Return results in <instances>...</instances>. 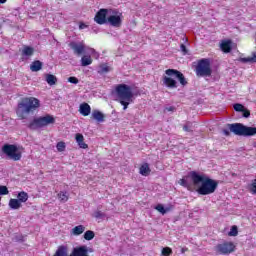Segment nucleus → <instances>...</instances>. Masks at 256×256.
<instances>
[{
	"label": "nucleus",
	"mask_w": 256,
	"mask_h": 256,
	"mask_svg": "<svg viewBox=\"0 0 256 256\" xmlns=\"http://www.w3.org/2000/svg\"><path fill=\"white\" fill-rule=\"evenodd\" d=\"M69 256H89V249L87 246L75 247Z\"/></svg>",
	"instance_id": "nucleus-13"
},
{
	"label": "nucleus",
	"mask_w": 256,
	"mask_h": 256,
	"mask_svg": "<svg viewBox=\"0 0 256 256\" xmlns=\"http://www.w3.org/2000/svg\"><path fill=\"white\" fill-rule=\"evenodd\" d=\"M234 109L236 111H240L243 113V117H249V115H251V113L249 112V110L245 109V106H243L242 104H234Z\"/></svg>",
	"instance_id": "nucleus-21"
},
{
	"label": "nucleus",
	"mask_w": 256,
	"mask_h": 256,
	"mask_svg": "<svg viewBox=\"0 0 256 256\" xmlns=\"http://www.w3.org/2000/svg\"><path fill=\"white\" fill-rule=\"evenodd\" d=\"M88 53H89L90 55H95V53H97V52L95 51V49L89 48V49H88Z\"/></svg>",
	"instance_id": "nucleus-43"
},
{
	"label": "nucleus",
	"mask_w": 256,
	"mask_h": 256,
	"mask_svg": "<svg viewBox=\"0 0 256 256\" xmlns=\"http://www.w3.org/2000/svg\"><path fill=\"white\" fill-rule=\"evenodd\" d=\"M171 253H173V250H171V248L169 247H165L162 249V256H169L171 255Z\"/></svg>",
	"instance_id": "nucleus-37"
},
{
	"label": "nucleus",
	"mask_w": 256,
	"mask_h": 256,
	"mask_svg": "<svg viewBox=\"0 0 256 256\" xmlns=\"http://www.w3.org/2000/svg\"><path fill=\"white\" fill-rule=\"evenodd\" d=\"M151 173V169L149 168V164H144L140 167V175L147 177Z\"/></svg>",
	"instance_id": "nucleus-26"
},
{
	"label": "nucleus",
	"mask_w": 256,
	"mask_h": 256,
	"mask_svg": "<svg viewBox=\"0 0 256 256\" xmlns=\"http://www.w3.org/2000/svg\"><path fill=\"white\" fill-rule=\"evenodd\" d=\"M22 206L23 205L15 198H11L9 200L10 209L17 210V209H21Z\"/></svg>",
	"instance_id": "nucleus-22"
},
{
	"label": "nucleus",
	"mask_w": 256,
	"mask_h": 256,
	"mask_svg": "<svg viewBox=\"0 0 256 256\" xmlns=\"http://www.w3.org/2000/svg\"><path fill=\"white\" fill-rule=\"evenodd\" d=\"M65 142H58L56 145V149L57 151H59L60 153L65 151Z\"/></svg>",
	"instance_id": "nucleus-33"
},
{
	"label": "nucleus",
	"mask_w": 256,
	"mask_h": 256,
	"mask_svg": "<svg viewBox=\"0 0 256 256\" xmlns=\"http://www.w3.org/2000/svg\"><path fill=\"white\" fill-rule=\"evenodd\" d=\"M166 75L168 76L163 77V84L169 89H177V81L175 79H178L181 85H187V80H185L183 73L175 69L166 70Z\"/></svg>",
	"instance_id": "nucleus-5"
},
{
	"label": "nucleus",
	"mask_w": 256,
	"mask_h": 256,
	"mask_svg": "<svg viewBox=\"0 0 256 256\" xmlns=\"http://www.w3.org/2000/svg\"><path fill=\"white\" fill-rule=\"evenodd\" d=\"M55 123V118L51 115L42 116L34 119L30 123V129H37L40 127H47V125H53Z\"/></svg>",
	"instance_id": "nucleus-7"
},
{
	"label": "nucleus",
	"mask_w": 256,
	"mask_h": 256,
	"mask_svg": "<svg viewBox=\"0 0 256 256\" xmlns=\"http://www.w3.org/2000/svg\"><path fill=\"white\" fill-rule=\"evenodd\" d=\"M0 195H9V189H7V186H0Z\"/></svg>",
	"instance_id": "nucleus-39"
},
{
	"label": "nucleus",
	"mask_w": 256,
	"mask_h": 256,
	"mask_svg": "<svg viewBox=\"0 0 256 256\" xmlns=\"http://www.w3.org/2000/svg\"><path fill=\"white\" fill-rule=\"evenodd\" d=\"M225 137H229L231 133L238 137H254L256 135V127L245 126L242 123L227 124V128L222 130Z\"/></svg>",
	"instance_id": "nucleus-4"
},
{
	"label": "nucleus",
	"mask_w": 256,
	"mask_h": 256,
	"mask_svg": "<svg viewBox=\"0 0 256 256\" xmlns=\"http://www.w3.org/2000/svg\"><path fill=\"white\" fill-rule=\"evenodd\" d=\"M83 233H85V227L83 225H78L70 231V235H73L74 237H79V235H83Z\"/></svg>",
	"instance_id": "nucleus-16"
},
{
	"label": "nucleus",
	"mask_w": 256,
	"mask_h": 256,
	"mask_svg": "<svg viewBox=\"0 0 256 256\" xmlns=\"http://www.w3.org/2000/svg\"><path fill=\"white\" fill-rule=\"evenodd\" d=\"M250 191L256 195V179L250 186Z\"/></svg>",
	"instance_id": "nucleus-40"
},
{
	"label": "nucleus",
	"mask_w": 256,
	"mask_h": 256,
	"mask_svg": "<svg viewBox=\"0 0 256 256\" xmlns=\"http://www.w3.org/2000/svg\"><path fill=\"white\" fill-rule=\"evenodd\" d=\"M0 29H1V24H0Z\"/></svg>",
	"instance_id": "nucleus-46"
},
{
	"label": "nucleus",
	"mask_w": 256,
	"mask_h": 256,
	"mask_svg": "<svg viewBox=\"0 0 256 256\" xmlns=\"http://www.w3.org/2000/svg\"><path fill=\"white\" fill-rule=\"evenodd\" d=\"M156 211H159V213H161L162 215H165V213H167L169 211V209H165V207H163L162 204H158L155 207Z\"/></svg>",
	"instance_id": "nucleus-32"
},
{
	"label": "nucleus",
	"mask_w": 256,
	"mask_h": 256,
	"mask_svg": "<svg viewBox=\"0 0 256 256\" xmlns=\"http://www.w3.org/2000/svg\"><path fill=\"white\" fill-rule=\"evenodd\" d=\"M211 62L209 59H201L196 66V75L198 77H211Z\"/></svg>",
	"instance_id": "nucleus-6"
},
{
	"label": "nucleus",
	"mask_w": 256,
	"mask_h": 256,
	"mask_svg": "<svg viewBox=\"0 0 256 256\" xmlns=\"http://www.w3.org/2000/svg\"><path fill=\"white\" fill-rule=\"evenodd\" d=\"M179 185L187 189L194 187L199 195H211L217 191L219 182L209 178L206 174L192 171L188 176L179 180Z\"/></svg>",
	"instance_id": "nucleus-1"
},
{
	"label": "nucleus",
	"mask_w": 256,
	"mask_h": 256,
	"mask_svg": "<svg viewBox=\"0 0 256 256\" xmlns=\"http://www.w3.org/2000/svg\"><path fill=\"white\" fill-rule=\"evenodd\" d=\"M92 118H94L98 123H103V121H105V115L99 110H94L92 112Z\"/></svg>",
	"instance_id": "nucleus-19"
},
{
	"label": "nucleus",
	"mask_w": 256,
	"mask_h": 256,
	"mask_svg": "<svg viewBox=\"0 0 256 256\" xmlns=\"http://www.w3.org/2000/svg\"><path fill=\"white\" fill-rule=\"evenodd\" d=\"M69 47L74 51L75 55H83L85 53V42H70Z\"/></svg>",
	"instance_id": "nucleus-12"
},
{
	"label": "nucleus",
	"mask_w": 256,
	"mask_h": 256,
	"mask_svg": "<svg viewBox=\"0 0 256 256\" xmlns=\"http://www.w3.org/2000/svg\"><path fill=\"white\" fill-rule=\"evenodd\" d=\"M95 238V232L88 230L84 233V239L86 241H91Z\"/></svg>",
	"instance_id": "nucleus-31"
},
{
	"label": "nucleus",
	"mask_w": 256,
	"mask_h": 256,
	"mask_svg": "<svg viewBox=\"0 0 256 256\" xmlns=\"http://www.w3.org/2000/svg\"><path fill=\"white\" fill-rule=\"evenodd\" d=\"M106 23L112 27H121L123 23V14L117 10L110 9L108 11V19Z\"/></svg>",
	"instance_id": "nucleus-9"
},
{
	"label": "nucleus",
	"mask_w": 256,
	"mask_h": 256,
	"mask_svg": "<svg viewBox=\"0 0 256 256\" xmlns=\"http://www.w3.org/2000/svg\"><path fill=\"white\" fill-rule=\"evenodd\" d=\"M233 251H235V244H233V242H224L216 246V252H218L219 255H229L233 253Z\"/></svg>",
	"instance_id": "nucleus-10"
},
{
	"label": "nucleus",
	"mask_w": 256,
	"mask_h": 256,
	"mask_svg": "<svg viewBox=\"0 0 256 256\" xmlns=\"http://www.w3.org/2000/svg\"><path fill=\"white\" fill-rule=\"evenodd\" d=\"M42 69H43V63H41V61L39 60L32 62V64L30 65V70L33 73H37V71H41Z\"/></svg>",
	"instance_id": "nucleus-20"
},
{
	"label": "nucleus",
	"mask_w": 256,
	"mask_h": 256,
	"mask_svg": "<svg viewBox=\"0 0 256 256\" xmlns=\"http://www.w3.org/2000/svg\"><path fill=\"white\" fill-rule=\"evenodd\" d=\"M111 68L107 64H101L98 69V73L103 75L104 73H109Z\"/></svg>",
	"instance_id": "nucleus-29"
},
{
	"label": "nucleus",
	"mask_w": 256,
	"mask_h": 256,
	"mask_svg": "<svg viewBox=\"0 0 256 256\" xmlns=\"http://www.w3.org/2000/svg\"><path fill=\"white\" fill-rule=\"evenodd\" d=\"M87 24H85V23H83V22H81L80 24H79V29H87Z\"/></svg>",
	"instance_id": "nucleus-42"
},
{
	"label": "nucleus",
	"mask_w": 256,
	"mask_h": 256,
	"mask_svg": "<svg viewBox=\"0 0 256 256\" xmlns=\"http://www.w3.org/2000/svg\"><path fill=\"white\" fill-rule=\"evenodd\" d=\"M58 199L61 201V203H67V201H69V194L67 192L61 191L58 193Z\"/></svg>",
	"instance_id": "nucleus-27"
},
{
	"label": "nucleus",
	"mask_w": 256,
	"mask_h": 256,
	"mask_svg": "<svg viewBox=\"0 0 256 256\" xmlns=\"http://www.w3.org/2000/svg\"><path fill=\"white\" fill-rule=\"evenodd\" d=\"M68 83H72L73 85H77L79 83V79L75 76H71L68 78Z\"/></svg>",
	"instance_id": "nucleus-38"
},
{
	"label": "nucleus",
	"mask_w": 256,
	"mask_h": 256,
	"mask_svg": "<svg viewBox=\"0 0 256 256\" xmlns=\"http://www.w3.org/2000/svg\"><path fill=\"white\" fill-rule=\"evenodd\" d=\"M183 130L186 132H191L193 131V123L188 122L186 125H184Z\"/></svg>",
	"instance_id": "nucleus-35"
},
{
	"label": "nucleus",
	"mask_w": 256,
	"mask_h": 256,
	"mask_svg": "<svg viewBox=\"0 0 256 256\" xmlns=\"http://www.w3.org/2000/svg\"><path fill=\"white\" fill-rule=\"evenodd\" d=\"M109 17L108 9H101L97 12L94 20L98 23V25H105L107 23V19Z\"/></svg>",
	"instance_id": "nucleus-11"
},
{
	"label": "nucleus",
	"mask_w": 256,
	"mask_h": 256,
	"mask_svg": "<svg viewBox=\"0 0 256 256\" xmlns=\"http://www.w3.org/2000/svg\"><path fill=\"white\" fill-rule=\"evenodd\" d=\"M2 151L9 159H12V161H21V152L15 145L5 144L2 147Z\"/></svg>",
	"instance_id": "nucleus-8"
},
{
	"label": "nucleus",
	"mask_w": 256,
	"mask_h": 256,
	"mask_svg": "<svg viewBox=\"0 0 256 256\" xmlns=\"http://www.w3.org/2000/svg\"><path fill=\"white\" fill-rule=\"evenodd\" d=\"M33 53H35V49H33V47L24 46V48L22 49L23 57H31V55H33Z\"/></svg>",
	"instance_id": "nucleus-24"
},
{
	"label": "nucleus",
	"mask_w": 256,
	"mask_h": 256,
	"mask_svg": "<svg viewBox=\"0 0 256 256\" xmlns=\"http://www.w3.org/2000/svg\"><path fill=\"white\" fill-rule=\"evenodd\" d=\"M237 235H238L237 226H232V228L229 232V236L230 237H237Z\"/></svg>",
	"instance_id": "nucleus-34"
},
{
	"label": "nucleus",
	"mask_w": 256,
	"mask_h": 256,
	"mask_svg": "<svg viewBox=\"0 0 256 256\" xmlns=\"http://www.w3.org/2000/svg\"><path fill=\"white\" fill-rule=\"evenodd\" d=\"M164 111L165 112H167V111H175V107H173V106L167 107V108H165Z\"/></svg>",
	"instance_id": "nucleus-44"
},
{
	"label": "nucleus",
	"mask_w": 256,
	"mask_h": 256,
	"mask_svg": "<svg viewBox=\"0 0 256 256\" xmlns=\"http://www.w3.org/2000/svg\"><path fill=\"white\" fill-rule=\"evenodd\" d=\"M91 63H93V59L91 58V56L84 55L81 58V65H82V67H87V66L91 65Z\"/></svg>",
	"instance_id": "nucleus-25"
},
{
	"label": "nucleus",
	"mask_w": 256,
	"mask_h": 256,
	"mask_svg": "<svg viewBox=\"0 0 256 256\" xmlns=\"http://www.w3.org/2000/svg\"><path fill=\"white\" fill-rule=\"evenodd\" d=\"M75 141H76L78 147H80V149H88L89 148V145H87V143H85V137L83 136V134L77 133L75 135Z\"/></svg>",
	"instance_id": "nucleus-14"
},
{
	"label": "nucleus",
	"mask_w": 256,
	"mask_h": 256,
	"mask_svg": "<svg viewBox=\"0 0 256 256\" xmlns=\"http://www.w3.org/2000/svg\"><path fill=\"white\" fill-rule=\"evenodd\" d=\"M180 49L184 55H187V47L184 44H181Z\"/></svg>",
	"instance_id": "nucleus-41"
},
{
	"label": "nucleus",
	"mask_w": 256,
	"mask_h": 256,
	"mask_svg": "<svg viewBox=\"0 0 256 256\" xmlns=\"http://www.w3.org/2000/svg\"><path fill=\"white\" fill-rule=\"evenodd\" d=\"M39 107H41V101H39V99L35 97H26L18 103L16 113L20 119H27L30 113H35Z\"/></svg>",
	"instance_id": "nucleus-2"
},
{
	"label": "nucleus",
	"mask_w": 256,
	"mask_h": 256,
	"mask_svg": "<svg viewBox=\"0 0 256 256\" xmlns=\"http://www.w3.org/2000/svg\"><path fill=\"white\" fill-rule=\"evenodd\" d=\"M54 256H69V248L65 245L59 246Z\"/></svg>",
	"instance_id": "nucleus-18"
},
{
	"label": "nucleus",
	"mask_w": 256,
	"mask_h": 256,
	"mask_svg": "<svg viewBox=\"0 0 256 256\" xmlns=\"http://www.w3.org/2000/svg\"><path fill=\"white\" fill-rule=\"evenodd\" d=\"M242 63H256V53H253L252 56L242 58Z\"/></svg>",
	"instance_id": "nucleus-30"
},
{
	"label": "nucleus",
	"mask_w": 256,
	"mask_h": 256,
	"mask_svg": "<svg viewBox=\"0 0 256 256\" xmlns=\"http://www.w3.org/2000/svg\"><path fill=\"white\" fill-rule=\"evenodd\" d=\"M79 113L83 115V117H89V115H91V106L87 103L80 104Z\"/></svg>",
	"instance_id": "nucleus-15"
},
{
	"label": "nucleus",
	"mask_w": 256,
	"mask_h": 256,
	"mask_svg": "<svg viewBox=\"0 0 256 256\" xmlns=\"http://www.w3.org/2000/svg\"><path fill=\"white\" fill-rule=\"evenodd\" d=\"M233 42L231 40H225L221 43L220 48L224 53H231Z\"/></svg>",
	"instance_id": "nucleus-17"
},
{
	"label": "nucleus",
	"mask_w": 256,
	"mask_h": 256,
	"mask_svg": "<svg viewBox=\"0 0 256 256\" xmlns=\"http://www.w3.org/2000/svg\"><path fill=\"white\" fill-rule=\"evenodd\" d=\"M46 82L48 83V85H55V83H57V77H55V75L53 74H47Z\"/></svg>",
	"instance_id": "nucleus-28"
},
{
	"label": "nucleus",
	"mask_w": 256,
	"mask_h": 256,
	"mask_svg": "<svg viewBox=\"0 0 256 256\" xmlns=\"http://www.w3.org/2000/svg\"><path fill=\"white\" fill-rule=\"evenodd\" d=\"M0 3H1V4L7 3V0H0Z\"/></svg>",
	"instance_id": "nucleus-45"
},
{
	"label": "nucleus",
	"mask_w": 256,
	"mask_h": 256,
	"mask_svg": "<svg viewBox=\"0 0 256 256\" xmlns=\"http://www.w3.org/2000/svg\"><path fill=\"white\" fill-rule=\"evenodd\" d=\"M0 201H1V196H0Z\"/></svg>",
	"instance_id": "nucleus-47"
},
{
	"label": "nucleus",
	"mask_w": 256,
	"mask_h": 256,
	"mask_svg": "<svg viewBox=\"0 0 256 256\" xmlns=\"http://www.w3.org/2000/svg\"><path fill=\"white\" fill-rule=\"evenodd\" d=\"M17 200L21 204L22 203H27V201L29 200V194H27V192H25V191H22V192L18 193Z\"/></svg>",
	"instance_id": "nucleus-23"
},
{
	"label": "nucleus",
	"mask_w": 256,
	"mask_h": 256,
	"mask_svg": "<svg viewBox=\"0 0 256 256\" xmlns=\"http://www.w3.org/2000/svg\"><path fill=\"white\" fill-rule=\"evenodd\" d=\"M116 101L123 106V110L127 111V108L133 103V89L127 84H119L115 87Z\"/></svg>",
	"instance_id": "nucleus-3"
},
{
	"label": "nucleus",
	"mask_w": 256,
	"mask_h": 256,
	"mask_svg": "<svg viewBox=\"0 0 256 256\" xmlns=\"http://www.w3.org/2000/svg\"><path fill=\"white\" fill-rule=\"evenodd\" d=\"M93 217H95V219H103L105 217V213L98 210L94 212Z\"/></svg>",
	"instance_id": "nucleus-36"
}]
</instances>
